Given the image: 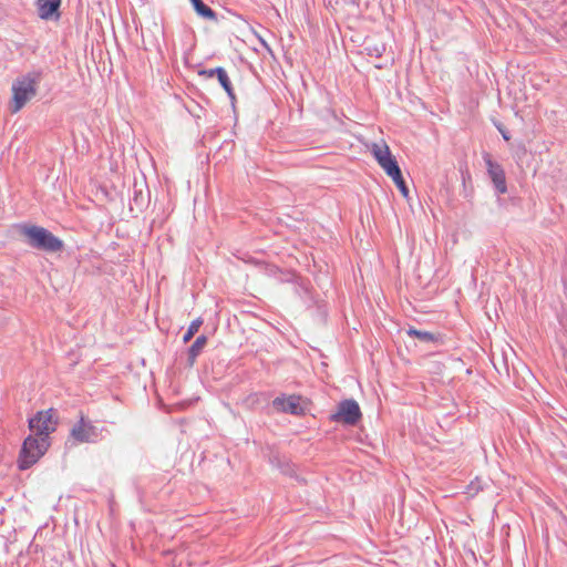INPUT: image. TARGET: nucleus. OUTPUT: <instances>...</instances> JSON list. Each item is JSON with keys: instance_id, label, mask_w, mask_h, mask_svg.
Instances as JSON below:
<instances>
[{"instance_id": "nucleus-12", "label": "nucleus", "mask_w": 567, "mask_h": 567, "mask_svg": "<svg viewBox=\"0 0 567 567\" xmlns=\"http://www.w3.org/2000/svg\"><path fill=\"white\" fill-rule=\"evenodd\" d=\"M192 4L197 14H199L200 17L208 20H216V13L202 0H195L194 2H192Z\"/></svg>"}, {"instance_id": "nucleus-1", "label": "nucleus", "mask_w": 567, "mask_h": 567, "mask_svg": "<svg viewBox=\"0 0 567 567\" xmlns=\"http://www.w3.org/2000/svg\"><path fill=\"white\" fill-rule=\"evenodd\" d=\"M19 231L27 239L28 244L35 249L56 252L61 251L64 247L63 241L44 227L21 225Z\"/></svg>"}, {"instance_id": "nucleus-9", "label": "nucleus", "mask_w": 567, "mask_h": 567, "mask_svg": "<svg viewBox=\"0 0 567 567\" xmlns=\"http://www.w3.org/2000/svg\"><path fill=\"white\" fill-rule=\"evenodd\" d=\"M484 159H485L488 175H489L494 186L501 194H505L507 192V186H506L505 172H504L503 167L498 163L494 162L488 154L484 157Z\"/></svg>"}, {"instance_id": "nucleus-4", "label": "nucleus", "mask_w": 567, "mask_h": 567, "mask_svg": "<svg viewBox=\"0 0 567 567\" xmlns=\"http://www.w3.org/2000/svg\"><path fill=\"white\" fill-rule=\"evenodd\" d=\"M370 150L378 164L382 167L389 177L392 179L394 177H399L401 169L385 142L382 141L381 143H372Z\"/></svg>"}, {"instance_id": "nucleus-8", "label": "nucleus", "mask_w": 567, "mask_h": 567, "mask_svg": "<svg viewBox=\"0 0 567 567\" xmlns=\"http://www.w3.org/2000/svg\"><path fill=\"white\" fill-rule=\"evenodd\" d=\"M71 436L80 443L94 441L97 436L96 427L82 415L79 422L72 427Z\"/></svg>"}, {"instance_id": "nucleus-2", "label": "nucleus", "mask_w": 567, "mask_h": 567, "mask_svg": "<svg viewBox=\"0 0 567 567\" xmlns=\"http://www.w3.org/2000/svg\"><path fill=\"white\" fill-rule=\"evenodd\" d=\"M50 437L30 434L23 441L18 457V467L22 471L33 466L49 450Z\"/></svg>"}, {"instance_id": "nucleus-19", "label": "nucleus", "mask_w": 567, "mask_h": 567, "mask_svg": "<svg viewBox=\"0 0 567 567\" xmlns=\"http://www.w3.org/2000/svg\"><path fill=\"white\" fill-rule=\"evenodd\" d=\"M195 0H190V2H194Z\"/></svg>"}, {"instance_id": "nucleus-6", "label": "nucleus", "mask_w": 567, "mask_h": 567, "mask_svg": "<svg viewBox=\"0 0 567 567\" xmlns=\"http://www.w3.org/2000/svg\"><path fill=\"white\" fill-rule=\"evenodd\" d=\"M361 416L362 413L359 404L354 400H344L339 404L338 411L331 415V420L348 425H355Z\"/></svg>"}, {"instance_id": "nucleus-18", "label": "nucleus", "mask_w": 567, "mask_h": 567, "mask_svg": "<svg viewBox=\"0 0 567 567\" xmlns=\"http://www.w3.org/2000/svg\"><path fill=\"white\" fill-rule=\"evenodd\" d=\"M501 133H502V135H503L504 140H506V141H508V140H509V135H507V134H506L505 132H503L502 130H501Z\"/></svg>"}, {"instance_id": "nucleus-7", "label": "nucleus", "mask_w": 567, "mask_h": 567, "mask_svg": "<svg viewBox=\"0 0 567 567\" xmlns=\"http://www.w3.org/2000/svg\"><path fill=\"white\" fill-rule=\"evenodd\" d=\"M274 408L278 412L290 414H302L306 410L303 400L299 395L278 396L272 401Z\"/></svg>"}, {"instance_id": "nucleus-16", "label": "nucleus", "mask_w": 567, "mask_h": 567, "mask_svg": "<svg viewBox=\"0 0 567 567\" xmlns=\"http://www.w3.org/2000/svg\"><path fill=\"white\" fill-rule=\"evenodd\" d=\"M394 182V184L396 185V187L399 188V190L401 192V194L404 196V197H408L409 195V189L405 185V182L402 177V174L399 175V177H394L392 179Z\"/></svg>"}, {"instance_id": "nucleus-15", "label": "nucleus", "mask_w": 567, "mask_h": 567, "mask_svg": "<svg viewBox=\"0 0 567 567\" xmlns=\"http://www.w3.org/2000/svg\"><path fill=\"white\" fill-rule=\"evenodd\" d=\"M409 336H413L422 341H434L435 338L431 332L427 331H420L416 329H410L408 331Z\"/></svg>"}, {"instance_id": "nucleus-3", "label": "nucleus", "mask_w": 567, "mask_h": 567, "mask_svg": "<svg viewBox=\"0 0 567 567\" xmlns=\"http://www.w3.org/2000/svg\"><path fill=\"white\" fill-rule=\"evenodd\" d=\"M37 94V83L33 78L25 75L12 84L11 113H18Z\"/></svg>"}, {"instance_id": "nucleus-13", "label": "nucleus", "mask_w": 567, "mask_h": 567, "mask_svg": "<svg viewBox=\"0 0 567 567\" xmlns=\"http://www.w3.org/2000/svg\"><path fill=\"white\" fill-rule=\"evenodd\" d=\"M207 343V338L205 336H199L195 342L192 344L189 349V359L190 363L193 364L196 357L200 353V351L204 349V347Z\"/></svg>"}, {"instance_id": "nucleus-11", "label": "nucleus", "mask_w": 567, "mask_h": 567, "mask_svg": "<svg viewBox=\"0 0 567 567\" xmlns=\"http://www.w3.org/2000/svg\"><path fill=\"white\" fill-rule=\"evenodd\" d=\"M217 79L231 100H235V93L231 86V82L228 78L227 72L223 68H217Z\"/></svg>"}, {"instance_id": "nucleus-5", "label": "nucleus", "mask_w": 567, "mask_h": 567, "mask_svg": "<svg viewBox=\"0 0 567 567\" xmlns=\"http://www.w3.org/2000/svg\"><path fill=\"white\" fill-rule=\"evenodd\" d=\"M58 419L54 409L39 411L29 420V429L37 436L50 437V434L56 430Z\"/></svg>"}, {"instance_id": "nucleus-14", "label": "nucleus", "mask_w": 567, "mask_h": 567, "mask_svg": "<svg viewBox=\"0 0 567 567\" xmlns=\"http://www.w3.org/2000/svg\"><path fill=\"white\" fill-rule=\"evenodd\" d=\"M203 324V321L202 319H195L190 322V324L188 326V329L186 331V333L184 334L183 337V341L185 343H187L188 341H190V339L195 336V333L199 330L200 326Z\"/></svg>"}, {"instance_id": "nucleus-17", "label": "nucleus", "mask_w": 567, "mask_h": 567, "mask_svg": "<svg viewBox=\"0 0 567 567\" xmlns=\"http://www.w3.org/2000/svg\"><path fill=\"white\" fill-rule=\"evenodd\" d=\"M198 75L210 79V78L217 75V68L209 69V70H200V71H198Z\"/></svg>"}, {"instance_id": "nucleus-10", "label": "nucleus", "mask_w": 567, "mask_h": 567, "mask_svg": "<svg viewBox=\"0 0 567 567\" xmlns=\"http://www.w3.org/2000/svg\"><path fill=\"white\" fill-rule=\"evenodd\" d=\"M61 0H37L39 17L49 20L58 12Z\"/></svg>"}]
</instances>
